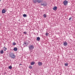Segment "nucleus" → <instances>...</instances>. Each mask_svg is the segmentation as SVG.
<instances>
[{
    "instance_id": "1",
    "label": "nucleus",
    "mask_w": 75,
    "mask_h": 75,
    "mask_svg": "<svg viewBox=\"0 0 75 75\" xmlns=\"http://www.w3.org/2000/svg\"><path fill=\"white\" fill-rule=\"evenodd\" d=\"M34 47L33 45H31L30 46H29V50L31 52H33V49H34Z\"/></svg>"
},
{
    "instance_id": "2",
    "label": "nucleus",
    "mask_w": 75,
    "mask_h": 75,
    "mask_svg": "<svg viewBox=\"0 0 75 75\" xmlns=\"http://www.w3.org/2000/svg\"><path fill=\"white\" fill-rule=\"evenodd\" d=\"M41 6H43L46 7L47 6V4L45 1H43L41 2Z\"/></svg>"
},
{
    "instance_id": "3",
    "label": "nucleus",
    "mask_w": 75,
    "mask_h": 75,
    "mask_svg": "<svg viewBox=\"0 0 75 75\" xmlns=\"http://www.w3.org/2000/svg\"><path fill=\"white\" fill-rule=\"evenodd\" d=\"M9 55L11 58H16V56L14 55V54L13 53H10L9 54Z\"/></svg>"
},
{
    "instance_id": "4",
    "label": "nucleus",
    "mask_w": 75,
    "mask_h": 75,
    "mask_svg": "<svg viewBox=\"0 0 75 75\" xmlns=\"http://www.w3.org/2000/svg\"><path fill=\"white\" fill-rule=\"evenodd\" d=\"M68 1L67 0L64 1H63V4L64 6H67L68 4Z\"/></svg>"
},
{
    "instance_id": "5",
    "label": "nucleus",
    "mask_w": 75,
    "mask_h": 75,
    "mask_svg": "<svg viewBox=\"0 0 75 75\" xmlns=\"http://www.w3.org/2000/svg\"><path fill=\"white\" fill-rule=\"evenodd\" d=\"M38 64L39 66H41L42 65V63L40 62H38Z\"/></svg>"
},
{
    "instance_id": "6",
    "label": "nucleus",
    "mask_w": 75,
    "mask_h": 75,
    "mask_svg": "<svg viewBox=\"0 0 75 75\" xmlns=\"http://www.w3.org/2000/svg\"><path fill=\"white\" fill-rule=\"evenodd\" d=\"M67 45H68V43L67 42L65 41L63 42V45H64V46H67Z\"/></svg>"
},
{
    "instance_id": "7",
    "label": "nucleus",
    "mask_w": 75,
    "mask_h": 75,
    "mask_svg": "<svg viewBox=\"0 0 75 75\" xmlns=\"http://www.w3.org/2000/svg\"><path fill=\"white\" fill-rule=\"evenodd\" d=\"M6 12V10L4 9H3L2 11V14H4V13H5Z\"/></svg>"
},
{
    "instance_id": "8",
    "label": "nucleus",
    "mask_w": 75,
    "mask_h": 75,
    "mask_svg": "<svg viewBox=\"0 0 75 75\" xmlns=\"http://www.w3.org/2000/svg\"><path fill=\"white\" fill-rule=\"evenodd\" d=\"M53 10H57V7L55 6L53 8Z\"/></svg>"
},
{
    "instance_id": "9",
    "label": "nucleus",
    "mask_w": 75,
    "mask_h": 75,
    "mask_svg": "<svg viewBox=\"0 0 75 75\" xmlns=\"http://www.w3.org/2000/svg\"><path fill=\"white\" fill-rule=\"evenodd\" d=\"M13 50L14 51H17L18 50V49H17V47H14L13 48Z\"/></svg>"
},
{
    "instance_id": "10",
    "label": "nucleus",
    "mask_w": 75,
    "mask_h": 75,
    "mask_svg": "<svg viewBox=\"0 0 75 75\" xmlns=\"http://www.w3.org/2000/svg\"><path fill=\"white\" fill-rule=\"evenodd\" d=\"M37 3H41V0H36Z\"/></svg>"
},
{
    "instance_id": "11",
    "label": "nucleus",
    "mask_w": 75,
    "mask_h": 75,
    "mask_svg": "<svg viewBox=\"0 0 75 75\" xmlns=\"http://www.w3.org/2000/svg\"><path fill=\"white\" fill-rule=\"evenodd\" d=\"M36 40L37 41H40V38L39 37H38L37 38Z\"/></svg>"
},
{
    "instance_id": "12",
    "label": "nucleus",
    "mask_w": 75,
    "mask_h": 75,
    "mask_svg": "<svg viewBox=\"0 0 75 75\" xmlns=\"http://www.w3.org/2000/svg\"><path fill=\"white\" fill-rule=\"evenodd\" d=\"M3 49H4V51H6V50H7V48L5 47H4L3 48Z\"/></svg>"
},
{
    "instance_id": "13",
    "label": "nucleus",
    "mask_w": 75,
    "mask_h": 75,
    "mask_svg": "<svg viewBox=\"0 0 75 75\" xmlns=\"http://www.w3.org/2000/svg\"><path fill=\"white\" fill-rule=\"evenodd\" d=\"M35 63L34 62H32L30 63V65H34L35 64Z\"/></svg>"
},
{
    "instance_id": "14",
    "label": "nucleus",
    "mask_w": 75,
    "mask_h": 75,
    "mask_svg": "<svg viewBox=\"0 0 75 75\" xmlns=\"http://www.w3.org/2000/svg\"><path fill=\"white\" fill-rule=\"evenodd\" d=\"M33 1L35 3H36L37 2V0H33Z\"/></svg>"
},
{
    "instance_id": "15",
    "label": "nucleus",
    "mask_w": 75,
    "mask_h": 75,
    "mask_svg": "<svg viewBox=\"0 0 75 75\" xmlns=\"http://www.w3.org/2000/svg\"><path fill=\"white\" fill-rule=\"evenodd\" d=\"M9 69H12V67L11 66H9L8 67Z\"/></svg>"
},
{
    "instance_id": "16",
    "label": "nucleus",
    "mask_w": 75,
    "mask_h": 75,
    "mask_svg": "<svg viewBox=\"0 0 75 75\" xmlns=\"http://www.w3.org/2000/svg\"><path fill=\"white\" fill-rule=\"evenodd\" d=\"M0 52L1 54H3L4 53V51H3V50H2Z\"/></svg>"
},
{
    "instance_id": "17",
    "label": "nucleus",
    "mask_w": 75,
    "mask_h": 75,
    "mask_svg": "<svg viewBox=\"0 0 75 75\" xmlns=\"http://www.w3.org/2000/svg\"><path fill=\"white\" fill-rule=\"evenodd\" d=\"M12 45H16V43L14 42H13L12 43Z\"/></svg>"
},
{
    "instance_id": "18",
    "label": "nucleus",
    "mask_w": 75,
    "mask_h": 75,
    "mask_svg": "<svg viewBox=\"0 0 75 75\" xmlns=\"http://www.w3.org/2000/svg\"><path fill=\"white\" fill-rule=\"evenodd\" d=\"M23 45H24V46H26V45H27V43H26V42H24Z\"/></svg>"
},
{
    "instance_id": "19",
    "label": "nucleus",
    "mask_w": 75,
    "mask_h": 75,
    "mask_svg": "<svg viewBox=\"0 0 75 75\" xmlns=\"http://www.w3.org/2000/svg\"><path fill=\"white\" fill-rule=\"evenodd\" d=\"M23 17H27V15L25 14H24L23 15Z\"/></svg>"
},
{
    "instance_id": "20",
    "label": "nucleus",
    "mask_w": 75,
    "mask_h": 75,
    "mask_svg": "<svg viewBox=\"0 0 75 75\" xmlns=\"http://www.w3.org/2000/svg\"><path fill=\"white\" fill-rule=\"evenodd\" d=\"M64 65L65 66H66V67H67L68 65V64L65 63Z\"/></svg>"
},
{
    "instance_id": "21",
    "label": "nucleus",
    "mask_w": 75,
    "mask_h": 75,
    "mask_svg": "<svg viewBox=\"0 0 75 75\" xmlns=\"http://www.w3.org/2000/svg\"><path fill=\"white\" fill-rule=\"evenodd\" d=\"M43 16L44 18H45V17H47V16H46V15L45 14H44Z\"/></svg>"
},
{
    "instance_id": "22",
    "label": "nucleus",
    "mask_w": 75,
    "mask_h": 75,
    "mask_svg": "<svg viewBox=\"0 0 75 75\" xmlns=\"http://www.w3.org/2000/svg\"><path fill=\"white\" fill-rule=\"evenodd\" d=\"M29 68H30V69H32V66H30L29 67Z\"/></svg>"
},
{
    "instance_id": "23",
    "label": "nucleus",
    "mask_w": 75,
    "mask_h": 75,
    "mask_svg": "<svg viewBox=\"0 0 75 75\" xmlns=\"http://www.w3.org/2000/svg\"><path fill=\"white\" fill-rule=\"evenodd\" d=\"M46 36H48V33H46L45 34Z\"/></svg>"
},
{
    "instance_id": "24",
    "label": "nucleus",
    "mask_w": 75,
    "mask_h": 75,
    "mask_svg": "<svg viewBox=\"0 0 75 75\" xmlns=\"http://www.w3.org/2000/svg\"><path fill=\"white\" fill-rule=\"evenodd\" d=\"M23 34H27V32H23Z\"/></svg>"
},
{
    "instance_id": "25",
    "label": "nucleus",
    "mask_w": 75,
    "mask_h": 75,
    "mask_svg": "<svg viewBox=\"0 0 75 75\" xmlns=\"http://www.w3.org/2000/svg\"><path fill=\"white\" fill-rule=\"evenodd\" d=\"M71 18L70 17L69 18V20H71Z\"/></svg>"
},
{
    "instance_id": "26",
    "label": "nucleus",
    "mask_w": 75,
    "mask_h": 75,
    "mask_svg": "<svg viewBox=\"0 0 75 75\" xmlns=\"http://www.w3.org/2000/svg\"><path fill=\"white\" fill-rule=\"evenodd\" d=\"M19 65H21V64H19Z\"/></svg>"
},
{
    "instance_id": "27",
    "label": "nucleus",
    "mask_w": 75,
    "mask_h": 75,
    "mask_svg": "<svg viewBox=\"0 0 75 75\" xmlns=\"http://www.w3.org/2000/svg\"><path fill=\"white\" fill-rule=\"evenodd\" d=\"M5 74H6V73H5Z\"/></svg>"
},
{
    "instance_id": "28",
    "label": "nucleus",
    "mask_w": 75,
    "mask_h": 75,
    "mask_svg": "<svg viewBox=\"0 0 75 75\" xmlns=\"http://www.w3.org/2000/svg\"><path fill=\"white\" fill-rule=\"evenodd\" d=\"M0 1H1V0H0Z\"/></svg>"
}]
</instances>
